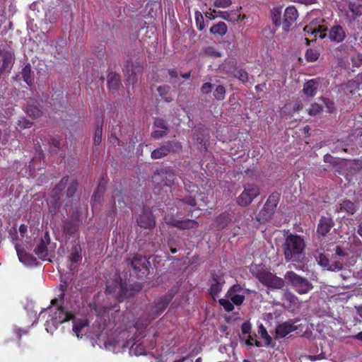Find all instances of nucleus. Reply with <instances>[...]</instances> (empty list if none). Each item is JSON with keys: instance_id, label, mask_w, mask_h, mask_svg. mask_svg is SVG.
<instances>
[{"instance_id": "38", "label": "nucleus", "mask_w": 362, "mask_h": 362, "mask_svg": "<svg viewBox=\"0 0 362 362\" xmlns=\"http://www.w3.org/2000/svg\"><path fill=\"white\" fill-rule=\"evenodd\" d=\"M78 182L77 179H73L71 180V182H68V185L66 186V197L67 198H71L74 197V194H76L78 187Z\"/></svg>"}, {"instance_id": "17", "label": "nucleus", "mask_w": 362, "mask_h": 362, "mask_svg": "<svg viewBox=\"0 0 362 362\" xmlns=\"http://www.w3.org/2000/svg\"><path fill=\"white\" fill-rule=\"evenodd\" d=\"M138 225L144 228H153L156 226V220L152 212L148 209H144L142 214L136 220Z\"/></svg>"}, {"instance_id": "25", "label": "nucleus", "mask_w": 362, "mask_h": 362, "mask_svg": "<svg viewBox=\"0 0 362 362\" xmlns=\"http://www.w3.org/2000/svg\"><path fill=\"white\" fill-rule=\"evenodd\" d=\"M232 221V216L228 211H224L218 216L215 220L217 230H222L228 226Z\"/></svg>"}, {"instance_id": "63", "label": "nucleus", "mask_w": 362, "mask_h": 362, "mask_svg": "<svg viewBox=\"0 0 362 362\" xmlns=\"http://www.w3.org/2000/svg\"><path fill=\"white\" fill-rule=\"evenodd\" d=\"M252 329V325L249 321L244 322L241 325L242 333L250 334Z\"/></svg>"}, {"instance_id": "62", "label": "nucleus", "mask_w": 362, "mask_h": 362, "mask_svg": "<svg viewBox=\"0 0 362 362\" xmlns=\"http://www.w3.org/2000/svg\"><path fill=\"white\" fill-rule=\"evenodd\" d=\"M214 85L211 83H204L201 88L203 94H209L211 92Z\"/></svg>"}, {"instance_id": "59", "label": "nucleus", "mask_w": 362, "mask_h": 362, "mask_svg": "<svg viewBox=\"0 0 362 362\" xmlns=\"http://www.w3.org/2000/svg\"><path fill=\"white\" fill-rule=\"evenodd\" d=\"M9 139V134L5 130L4 132L0 129V145H6Z\"/></svg>"}, {"instance_id": "51", "label": "nucleus", "mask_w": 362, "mask_h": 362, "mask_svg": "<svg viewBox=\"0 0 362 362\" xmlns=\"http://www.w3.org/2000/svg\"><path fill=\"white\" fill-rule=\"evenodd\" d=\"M51 151L57 152V151L61 148V141L56 138H51L49 141Z\"/></svg>"}, {"instance_id": "28", "label": "nucleus", "mask_w": 362, "mask_h": 362, "mask_svg": "<svg viewBox=\"0 0 362 362\" xmlns=\"http://www.w3.org/2000/svg\"><path fill=\"white\" fill-rule=\"evenodd\" d=\"M26 113L29 117L35 119L42 116V110L40 104L35 101L28 105Z\"/></svg>"}, {"instance_id": "3", "label": "nucleus", "mask_w": 362, "mask_h": 362, "mask_svg": "<svg viewBox=\"0 0 362 362\" xmlns=\"http://www.w3.org/2000/svg\"><path fill=\"white\" fill-rule=\"evenodd\" d=\"M127 268L130 272V276L136 279H143L148 274V260L140 255H134L132 257L124 261Z\"/></svg>"}, {"instance_id": "52", "label": "nucleus", "mask_w": 362, "mask_h": 362, "mask_svg": "<svg viewBox=\"0 0 362 362\" xmlns=\"http://www.w3.org/2000/svg\"><path fill=\"white\" fill-rule=\"evenodd\" d=\"M322 100L325 107L327 108V112L329 113H332L335 110L334 102L326 98H322Z\"/></svg>"}, {"instance_id": "2", "label": "nucleus", "mask_w": 362, "mask_h": 362, "mask_svg": "<svg viewBox=\"0 0 362 362\" xmlns=\"http://www.w3.org/2000/svg\"><path fill=\"white\" fill-rule=\"evenodd\" d=\"M141 288V285L137 283L127 287L125 282L121 279H117L108 282L106 286V292L115 295L119 301H122L127 298L134 296Z\"/></svg>"}, {"instance_id": "39", "label": "nucleus", "mask_w": 362, "mask_h": 362, "mask_svg": "<svg viewBox=\"0 0 362 362\" xmlns=\"http://www.w3.org/2000/svg\"><path fill=\"white\" fill-rule=\"evenodd\" d=\"M348 8L355 17L362 16V4L356 1H350L348 4Z\"/></svg>"}, {"instance_id": "12", "label": "nucleus", "mask_w": 362, "mask_h": 362, "mask_svg": "<svg viewBox=\"0 0 362 362\" xmlns=\"http://www.w3.org/2000/svg\"><path fill=\"white\" fill-rule=\"evenodd\" d=\"M165 223L173 227L177 228L180 230H187L197 228L199 226V223L193 219H177L174 216H170L169 218L165 219Z\"/></svg>"}, {"instance_id": "55", "label": "nucleus", "mask_w": 362, "mask_h": 362, "mask_svg": "<svg viewBox=\"0 0 362 362\" xmlns=\"http://www.w3.org/2000/svg\"><path fill=\"white\" fill-rule=\"evenodd\" d=\"M17 125L21 129H25L30 128L33 125V122L24 117H22L18 120Z\"/></svg>"}, {"instance_id": "1", "label": "nucleus", "mask_w": 362, "mask_h": 362, "mask_svg": "<svg viewBox=\"0 0 362 362\" xmlns=\"http://www.w3.org/2000/svg\"><path fill=\"white\" fill-rule=\"evenodd\" d=\"M305 248V242L301 235L292 233L288 235L283 245L284 255L286 261L301 262L303 259Z\"/></svg>"}, {"instance_id": "26", "label": "nucleus", "mask_w": 362, "mask_h": 362, "mask_svg": "<svg viewBox=\"0 0 362 362\" xmlns=\"http://www.w3.org/2000/svg\"><path fill=\"white\" fill-rule=\"evenodd\" d=\"M318 85L319 84L316 78H313L306 81L303 85V93L309 97L315 96L317 93Z\"/></svg>"}, {"instance_id": "50", "label": "nucleus", "mask_w": 362, "mask_h": 362, "mask_svg": "<svg viewBox=\"0 0 362 362\" xmlns=\"http://www.w3.org/2000/svg\"><path fill=\"white\" fill-rule=\"evenodd\" d=\"M218 303L226 312H230L234 309V305H233L231 300L221 298L218 300Z\"/></svg>"}, {"instance_id": "5", "label": "nucleus", "mask_w": 362, "mask_h": 362, "mask_svg": "<svg viewBox=\"0 0 362 362\" xmlns=\"http://www.w3.org/2000/svg\"><path fill=\"white\" fill-rule=\"evenodd\" d=\"M255 276L262 284L269 288L280 289L284 286V281L281 278L267 270L259 271Z\"/></svg>"}, {"instance_id": "4", "label": "nucleus", "mask_w": 362, "mask_h": 362, "mask_svg": "<svg viewBox=\"0 0 362 362\" xmlns=\"http://www.w3.org/2000/svg\"><path fill=\"white\" fill-rule=\"evenodd\" d=\"M284 279L291 284L295 291L300 295L308 293L313 288L311 282L306 278L298 275L293 271H288L284 275Z\"/></svg>"}, {"instance_id": "57", "label": "nucleus", "mask_w": 362, "mask_h": 362, "mask_svg": "<svg viewBox=\"0 0 362 362\" xmlns=\"http://www.w3.org/2000/svg\"><path fill=\"white\" fill-rule=\"evenodd\" d=\"M155 127L161 129L162 130H168V125L165 121L162 118H156L154 120Z\"/></svg>"}, {"instance_id": "15", "label": "nucleus", "mask_w": 362, "mask_h": 362, "mask_svg": "<svg viewBox=\"0 0 362 362\" xmlns=\"http://www.w3.org/2000/svg\"><path fill=\"white\" fill-rule=\"evenodd\" d=\"M327 36H328L331 42L338 44L342 42L346 39V33L342 26L337 24L331 27L328 34L327 33Z\"/></svg>"}, {"instance_id": "29", "label": "nucleus", "mask_w": 362, "mask_h": 362, "mask_svg": "<svg viewBox=\"0 0 362 362\" xmlns=\"http://www.w3.org/2000/svg\"><path fill=\"white\" fill-rule=\"evenodd\" d=\"M107 85L110 90L117 91L121 86L119 76L115 72H110L107 76Z\"/></svg>"}, {"instance_id": "18", "label": "nucleus", "mask_w": 362, "mask_h": 362, "mask_svg": "<svg viewBox=\"0 0 362 362\" xmlns=\"http://www.w3.org/2000/svg\"><path fill=\"white\" fill-rule=\"evenodd\" d=\"M334 226V221L331 217L321 216L317 226L316 233L317 235L325 237L329 233Z\"/></svg>"}, {"instance_id": "56", "label": "nucleus", "mask_w": 362, "mask_h": 362, "mask_svg": "<svg viewBox=\"0 0 362 362\" xmlns=\"http://www.w3.org/2000/svg\"><path fill=\"white\" fill-rule=\"evenodd\" d=\"M283 298L288 302L290 305L296 304L298 299L293 293L288 291L284 293Z\"/></svg>"}, {"instance_id": "43", "label": "nucleus", "mask_w": 362, "mask_h": 362, "mask_svg": "<svg viewBox=\"0 0 362 362\" xmlns=\"http://www.w3.org/2000/svg\"><path fill=\"white\" fill-rule=\"evenodd\" d=\"M130 352L133 353L136 356H141L146 354V350L144 345L134 343L130 348Z\"/></svg>"}, {"instance_id": "53", "label": "nucleus", "mask_w": 362, "mask_h": 362, "mask_svg": "<svg viewBox=\"0 0 362 362\" xmlns=\"http://www.w3.org/2000/svg\"><path fill=\"white\" fill-rule=\"evenodd\" d=\"M232 4L231 0H215L214 6L216 8H228Z\"/></svg>"}, {"instance_id": "49", "label": "nucleus", "mask_w": 362, "mask_h": 362, "mask_svg": "<svg viewBox=\"0 0 362 362\" xmlns=\"http://www.w3.org/2000/svg\"><path fill=\"white\" fill-rule=\"evenodd\" d=\"M322 110V106L318 103H312L308 110V113L310 116H316Z\"/></svg>"}, {"instance_id": "47", "label": "nucleus", "mask_w": 362, "mask_h": 362, "mask_svg": "<svg viewBox=\"0 0 362 362\" xmlns=\"http://www.w3.org/2000/svg\"><path fill=\"white\" fill-rule=\"evenodd\" d=\"M194 18L197 28L200 31L204 30L205 25L202 13L199 11H196L194 13Z\"/></svg>"}, {"instance_id": "13", "label": "nucleus", "mask_w": 362, "mask_h": 362, "mask_svg": "<svg viewBox=\"0 0 362 362\" xmlns=\"http://www.w3.org/2000/svg\"><path fill=\"white\" fill-rule=\"evenodd\" d=\"M50 243L49 232L46 231L44 236L40 238L34 249V253L42 260H45L48 256L47 245Z\"/></svg>"}, {"instance_id": "34", "label": "nucleus", "mask_w": 362, "mask_h": 362, "mask_svg": "<svg viewBox=\"0 0 362 362\" xmlns=\"http://www.w3.org/2000/svg\"><path fill=\"white\" fill-rule=\"evenodd\" d=\"M228 30V27L224 22H218L216 24L212 25L209 30L210 33L214 35L223 36Z\"/></svg>"}, {"instance_id": "20", "label": "nucleus", "mask_w": 362, "mask_h": 362, "mask_svg": "<svg viewBox=\"0 0 362 362\" xmlns=\"http://www.w3.org/2000/svg\"><path fill=\"white\" fill-rule=\"evenodd\" d=\"M75 315L72 312L67 311L65 308L62 305H59L57 308V311L54 313L53 320L54 324H62L64 322L74 320Z\"/></svg>"}, {"instance_id": "7", "label": "nucleus", "mask_w": 362, "mask_h": 362, "mask_svg": "<svg viewBox=\"0 0 362 362\" xmlns=\"http://www.w3.org/2000/svg\"><path fill=\"white\" fill-rule=\"evenodd\" d=\"M182 150V145L175 141H168L160 147L151 152V157L153 159L162 158L170 153L179 152Z\"/></svg>"}, {"instance_id": "24", "label": "nucleus", "mask_w": 362, "mask_h": 362, "mask_svg": "<svg viewBox=\"0 0 362 362\" xmlns=\"http://www.w3.org/2000/svg\"><path fill=\"white\" fill-rule=\"evenodd\" d=\"M303 31L308 34L314 35L315 38L317 37L320 39H324L327 36L328 29L325 25H318L313 28L312 25H305Z\"/></svg>"}, {"instance_id": "41", "label": "nucleus", "mask_w": 362, "mask_h": 362, "mask_svg": "<svg viewBox=\"0 0 362 362\" xmlns=\"http://www.w3.org/2000/svg\"><path fill=\"white\" fill-rule=\"evenodd\" d=\"M103 138V122H98L97 127L95 130L93 143L95 146L100 144Z\"/></svg>"}, {"instance_id": "36", "label": "nucleus", "mask_w": 362, "mask_h": 362, "mask_svg": "<svg viewBox=\"0 0 362 362\" xmlns=\"http://www.w3.org/2000/svg\"><path fill=\"white\" fill-rule=\"evenodd\" d=\"M220 17L228 22H235L240 19V13L238 11H220Z\"/></svg>"}, {"instance_id": "21", "label": "nucleus", "mask_w": 362, "mask_h": 362, "mask_svg": "<svg viewBox=\"0 0 362 362\" xmlns=\"http://www.w3.org/2000/svg\"><path fill=\"white\" fill-rule=\"evenodd\" d=\"M64 233L70 236L74 235L79 229V220L76 217H71L63 221Z\"/></svg>"}, {"instance_id": "9", "label": "nucleus", "mask_w": 362, "mask_h": 362, "mask_svg": "<svg viewBox=\"0 0 362 362\" xmlns=\"http://www.w3.org/2000/svg\"><path fill=\"white\" fill-rule=\"evenodd\" d=\"M280 197V193L277 192H272L267 198L259 216H263V218L266 220L270 218L275 212V210L279 202Z\"/></svg>"}, {"instance_id": "31", "label": "nucleus", "mask_w": 362, "mask_h": 362, "mask_svg": "<svg viewBox=\"0 0 362 362\" xmlns=\"http://www.w3.org/2000/svg\"><path fill=\"white\" fill-rule=\"evenodd\" d=\"M21 75L23 81L31 86L34 83V72L32 71L30 64H27L21 71Z\"/></svg>"}, {"instance_id": "30", "label": "nucleus", "mask_w": 362, "mask_h": 362, "mask_svg": "<svg viewBox=\"0 0 362 362\" xmlns=\"http://www.w3.org/2000/svg\"><path fill=\"white\" fill-rule=\"evenodd\" d=\"M357 203L353 202L348 199L343 200L339 204V211H345L351 215L354 214L357 211Z\"/></svg>"}, {"instance_id": "44", "label": "nucleus", "mask_w": 362, "mask_h": 362, "mask_svg": "<svg viewBox=\"0 0 362 362\" xmlns=\"http://www.w3.org/2000/svg\"><path fill=\"white\" fill-rule=\"evenodd\" d=\"M214 96L217 100H223L226 96V88L222 85H218L216 86L215 90H214Z\"/></svg>"}, {"instance_id": "22", "label": "nucleus", "mask_w": 362, "mask_h": 362, "mask_svg": "<svg viewBox=\"0 0 362 362\" xmlns=\"http://www.w3.org/2000/svg\"><path fill=\"white\" fill-rule=\"evenodd\" d=\"M0 55L3 57L2 65L0 67V74L4 72L9 73L14 63V57L11 52L0 49Z\"/></svg>"}, {"instance_id": "60", "label": "nucleus", "mask_w": 362, "mask_h": 362, "mask_svg": "<svg viewBox=\"0 0 362 362\" xmlns=\"http://www.w3.org/2000/svg\"><path fill=\"white\" fill-rule=\"evenodd\" d=\"M69 284L66 281H62V283L59 285V290L61 293L59 295V298L62 300L65 296V293L67 289Z\"/></svg>"}, {"instance_id": "45", "label": "nucleus", "mask_w": 362, "mask_h": 362, "mask_svg": "<svg viewBox=\"0 0 362 362\" xmlns=\"http://www.w3.org/2000/svg\"><path fill=\"white\" fill-rule=\"evenodd\" d=\"M234 76L243 83L247 82L248 81V74L245 70L243 69H235L234 72Z\"/></svg>"}, {"instance_id": "64", "label": "nucleus", "mask_w": 362, "mask_h": 362, "mask_svg": "<svg viewBox=\"0 0 362 362\" xmlns=\"http://www.w3.org/2000/svg\"><path fill=\"white\" fill-rule=\"evenodd\" d=\"M168 131L165 130H156L152 132V137L158 139L167 134Z\"/></svg>"}, {"instance_id": "40", "label": "nucleus", "mask_w": 362, "mask_h": 362, "mask_svg": "<svg viewBox=\"0 0 362 362\" xmlns=\"http://www.w3.org/2000/svg\"><path fill=\"white\" fill-rule=\"evenodd\" d=\"M202 52L204 55H206L207 57H214V58H218V57H221V53L219 51L216 50L214 47H211V46H207V47H203L202 49Z\"/></svg>"}, {"instance_id": "35", "label": "nucleus", "mask_w": 362, "mask_h": 362, "mask_svg": "<svg viewBox=\"0 0 362 362\" xmlns=\"http://www.w3.org/2000/svg\"><path fill=\"white\" fill-rule=\"evenodd\" d=\"M49 206V211L54 215L59 211L61 206V198L53 196L52 194L50 199L47 202Z\"/></svg>"}, {"instance_id": "10", "label": "nucleus", "mask_w": 362, "mask_h": 362, "mask_svg": "<svg viewBox=\"0 0 362 362\" xmlns=\"http://www.w3.org/2000/svg\"><path fill=\"white\" fill-rule=\"evenodd\" d=\"M183 183L185 185V189L187 192H189L191 194L189 196L185 197L183 199H180L177 202V209H180L182 204H187L189 206L195 207L197 206L196 196L195 194H192V193H197L199 190L198 186L190 182L185 181L183 180Z\"/></svg>"}, {"instance_id": "32", "label": "nucleus", "mask_w": 362, "mask_h": 362, "mask_svg": "<svg viewBox=\"0 0 362 362\" xmlns=\"http://www.w3.org/2000/svg\"><path fill=\"white\" fill-rule=\"evenodd\" d=\"M69 260L73 264H78L82 260V249L81 245L78 243L72 247L71 253L69 256Z\"/></svg>"}, {"instance_id": "61", "label": "nucleus", "mask_w": 362, "mask_h": 362, "mask_svg": "<svg viewBox=\"0 0 362 362\" xmlns=\"http://www.w3.org/2000/svg\"><path fill=\"white\" fill-rule=\"evenodd\" d=\"M243 291V287L240 284H234L232 286L227 292L228 296H231L233 293L236 294L237 293H240Z\"/></svg>"}, {"instance_id": "46", "label": "nucleus", "mask_w": 362, "mask_h": 362, "mask_svg": "<svg viewBox=\"0 0 362 362\" xmlns=\"http://www.w3.org/2000/svg\"><path fill=\"white\" fill-rule=\"evenodd\" d=\"M258 332L260 334L262 339L264 340L265 344L269 346L272 342V337L269 335L266 328L263 325H260L259 327Z\"/></svg>"}, {"instance_id": "23", "label": "nucleus", "mask_w": 362, "mask_h": 362, "mask_svg": "<svg viewBox=\"0 0 362 362\" xmlns=\"http://www.w3.org/2000/svg\"><path fill=\"white\" fill-rule=\"evenodd\" d=\"M296 329H297V327L291 320H289L279 324L276 327V334L278 337L283 338Z\"/></svg>"}, {"instance_id": "48", "label": "nucleus", "mask_w": 362, "mask_h": 362, "mask_svg": "<svg viewBox=\"0 0 362 362\" xmlns=\"http://www.w3.org/2000/svg\"><path fill=\"white\" fill-rule=\"evenodd\" d=\"M320 57L319 52L313 49H308L305 54V59L308 62H315Z\"/></svg>"}, {"instance_id": "58", "label": "nucleus", "mask_w": 362, "mask_h": 362, "mask_svg": "<svg viewBox=\"0 0 362 362\" xmlns=\"http://www.w3.org/2000/svg\"><path fill=\"white\" fill-rule=\"evenodd\" d=\"M157 90L160 95V96L163 98L165 96L168 95L170 91V86L167 85L160 86L158 87Z\"/></svg>"}, {"instance_id": "6", "label": "nucleus", "mask_w": 362, "mask_h": 362, "mask_svg": "<svg viewBox=\"0 0 362 362\" xmlns=\"http://www.w3.org/2000/svg\"><path fill=\"white\" fill-rule=\"evenodd\" d=\"M260 193L259 188L255 184H247L244 185V190L236 198L237 204L242 206H249L254 199L259 196Z\"/></svg>"}, {"instance_id": "37", "label": "nucleus", "mask_w": 362, "mask_h": 362, "mask_svg": "<svg viewBox=\"0 0 362 362\" xmlns=\"http://www.w3.org/2000/svg\"><path fill=\"white\" fill-rule=\"evenodd\" d=\"M104 192V186L101 184H99L91 199L93 208H95L97 204H100L101 199L103 197Z\"/></svg>"}, {"instance_id": "42", "label": "nucleus", "mask_w": 362, "mask_h": 362, "mask_svg": "<svg viewBox=\"0 0 362 362\" xmlns=\"http://www.w3.org/2000/svg\"><path fill=\"white\" fill-rule=\"evenodd\" d=\"M272 20L274 25L276 27L282 25L281 12L279 8H274L272 11Z\"/></svg>"}, {"instance_id": "11", "label": "nucleus", "mask_w": 362, "mask_h": 362, "mask_svg": "<svg viewBox=\"0 0 362 362\" xmlns=\"http://www.w3.org/2000/svg\"><path fill=\"white\" fill-rule=\"evenodd\" d=\"M175 293L176 291L170 290L155 301V305L152 309L153 317H157L167 308Z\"/></svg>"}, {"instance_id": "33", "label": "nucleus", "mask_w": 362, "mask_h": 362, "mask_svg": "<svg viewBox=\"0 0 362 362\" xmlns=\"http://www.w3.org/2000/svg\"><path fill=\"white\" fill-rule=\"evenodd\" d=\"M73 331L77 337H82L84 328L88 327L89 322L86 319H81L76 322L74 321Z\"/></svg>"}, {"instance_id": "8", "label": "nucleus", "mask_w": 362, "mask_h": 362, "mask_svg": "<svg viewBox=\"0 0 362 362\" xmlns=\"http://www.w3.org/2000/svg\"><path fill=\"white\" fill-rule=\"evenodd\" d=\"M153 182L163 185V186L171 187L174 185L176 179L175 171L170 168H161L154 173L152 177Z\"/></svg>"}, {"instance_id": "14", "label": "nucleus", "mask_w": 362, "mask_h": 362, "mask_svg": "<svg viewBox=\"0 0 362 362\" xmlns=\"http://www.w3.org/2000/svg\"><path fill=\"white\" fill-rule=\"evenodd\" d=\"M316 259L319 265L330 272H339L343 268V263L341 262L334 260L330 263L329 258L325 254L320 253Z\"/></svg>"}, {"instance_id": "27", "label": "nucleus", "mask_w": 362, "mask_h": 362, "mask_svg": "<svg viewBox=\"0 0 362 362\" xmlns=\"http://www.w3.org/2000/svg\"><path fill=\"white\" fill-rule=\"evenodd\" d=\"M69 180V175L64 176L60 180V181L54 187V188L52 191V194L53 196L61 198L63 191L65 189V188L68 185Z\"/></svg>"}, {"instance_id": "19", "label": "nucleus", "mask_w": 362, "mask_h": 362, "mask_svg": "<svg viewBox=\"0 0 362 362\" xmlns=\"http://www.w3.org/2000/svg\"><path fill=\"white\" fill-rule=\"evenodd\" d=\"M211 285L209 288L210 296L215 299L217 295L221 291L224 280L222 276L215 272L211 274Z\"/></svg>"}, {"instance_id": "54", "label": "nucleus", "mask_w": 362, "mask_h": 362, "mask_svg": "<svg viewBox=\"0 0 362 362\" xmlns=\"http://www.w3.org/2000/svg\"><path fill=\"white\" fill-rule=\"evenodd\" d=\"M230 296V300L232 301L233 305H240L243 304V301L245 300V296L243 295H239V294H234L231 295Z\"/></svg>"}, {"instance_id": "16", "label": "nucleus", "mask_w": 362, "mask_h": 362, "mask_svg": "<svg viewBox=\"0 0 362 362\" xmlns=\"http://www.w3.org/2000/svg\"><path fill=\"white\" fill-rule=\"evenodd\" d=\"M298 16V11L295 6H291L285 9L282 27L284 31L290 30L291 25L296 21Z\"/></svg>"}]
</instances>
